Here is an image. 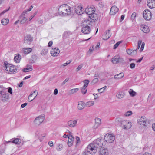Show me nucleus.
Returning a JSON list of instances; mask_svg holds the SVG:
<instances>
[{
	"label": "nucleus",
	"instance_id": "obj_1",
	"mask_svg": "<svg viewBox=\"0 0 155 155\" xmlns=\"http://www.w3.org/2000/svg\"><path fill=\"white\" fill-rule=\"evenodd\" d=\"M59 14L62 16H66L71 14V8L66 4H63L58 9Z\"/></svg>",
	"mask_w": 155,
	"mask_h": 155
},
{
	"label": "nucleus",
	"instance_id": "obj_2",
	"mask_svg": "<svg viewBox=\"0 0 155 155\" xmlns=\"http://www.w3.org/2000/svg\"><path fill=\"white\" fill-rule=\"evenodd\" d=\"M101 139L98 138L94 141V143H91L89 144V148L90 149H92L93 153H95L98 151L99 149L101 148L103 146V144L101 142Z\"/></svg>",
	"mask_w": 155,
	"mask_h": 155
},
{
	"label": "nucleus",
	"instance_id": "obj_3",
	"mask_svg": "<svg viewBox=\"0 0 155 155\" xmlns=\"http://www.w3.org/2000/svg\"><path fill=\"white\" fill-rule=\"evenodd\" d=\"M4 65L5 69L7 71L14 73L17 71L16 66L9 64L6 61L4 62Z\"/></svg>",
	"mask_w": 155,
	"mask_h": 155
},
{
	"label": "nucleus",
	"instance_id": "obj_4",
	"mask_svg": "<svg viewBox=\"0 0 155 155\" xmlns=\"http://www.w3.org/2000/svg\"><path fill=\"white\" fill-rule=\"evenodd\" d=\"M118 120L120 122V124L123 125V129L127 130L131 127V122H129L127 120H125L122 121L120 119H118Z\"/></svg>",
	"mask_w": 155,
	"mask_h": 155
},
{
	"label": "nucleus",
	"instance_id": "obj_5",
	"mask_svg": "<svg viewBox=\"0 0 155 155\" xmlns=\"http://www.w3.org/2000/svg\"><path fill=\"white\" fill-rule=\"evenodd\" d=\"M115 136L112 135V134H110L109 133L107 134L104 136V139L105 141L108 143H112L115 140Z\"/></svg>",
	"mask_w": 155,
	"mask_h": 155
},
{
	"label": "nucleus",
	"instance_id": "obj_6",
	"mask_svg": "<svg viewBox=\"0 0 155 155\" xmlns=\"http://www.w3.org/2000/svg\"><path fill=\"white\" fill-rule=\"evenodd\" d=\"M143 15L145 20L149 21L152 18V14L149 10L147 9L143 11Z\"/></svg>",
	"mask_w": 155,
	"mask_h": 155
},
{
	"label": "nucleus",
	"instance_id": "obj_7",
	"mask_svg": "<svg viewBox=\"0 0 155 155\" xmlns=\"http://www.w3.org/2000/svg\"><path fill=\"white\" fill-rule=\"evenodd\" d=\"M9 98V94L5 90L0 94V99L2 101H5Z\"/></svg>",
	"mask_w": 155,
	"mask_h": 155
},
{
	"label": "nucleus",
	"instance_id": "obj_8",
	"mask_svg": "<svg viewBox=\"0 0 155 155\" xmlns=\"http://www.w3.org/2000/svg\"><path fill=\"white\" fill-rule=\"evenodd\" d=\"M45 117L43 116H39L37 117L34 120L35 124L38 125H40L44 120Z\"/></svg>",
	"mask_w": 155,
	"mask_h": 155
},
{
	"label": "nucleus",
	"instance_id": "obj_9",
	"mask_svg": "<svg viewBox=\"0 0 155 155\" xmlns=\"http://www.w3.org/2000/svg\"><path fill=\"white\" fill-rule=\"evenodd\" d=\"M112 61L113 63L116 64L119 62L123 63L124 61L122 58L120 57L119 55H116L113 58Z\"/></svg>",
	"mask_w": 155,
	"mask_h": 155
},
{
	"label": "nucleus",
	"instance_id": "obj_10",
	"mask_svg": "<svg viewBox=\"0 0 155 155\" xmlns=\"http://www.w3.org/2000/svg\"><path fill=\"white\" fill-rule=\"evenodd\" d=\"M33 38L31 35H28L24 38V43L27 45H30L32 41Z\"/></svg>",
	"mask_w": 155,
	"mask_h": 155
},
{
	"label": "nucleus",
	"instance_id": "obj_11",
	"mask_svg": "<svg viewBox=\"0 0 155 155\" xmlns=\"http://www.w3.org/2000/svg\"><path fill=\"white\" fill-rule=\"evenodd\" d=\"M99 155H108V151L107 148L104 147H101L99 149Z\"/></svg>",
	"mask_w": 155,
	"mask_h": 155
},
{
	"label": "nucleus",
	"instance_id": "obj_12",
	"mask_svg": "<svg viewBox=\"0 0 155 155\" xmlns=\"http://www.w3.org/2000/svg\"><path fill=\"white\" fill-rule=\"evenodd\" d=\"M94 9V7L92 8L91 7L89 8H86L85 9V12L87 14L90 15L89 17H91L90 15H91V16H92V15L94 14L95 12Z\"/></svg>",
	"mask_w": 155,
	"mask_h": 155
},
{
	"label": "nucleus",
	"instance_id": "obj_13",
	"mask_svg": "<svg viewBox=\"0 0 155 155\" xmlns=\"http://www.w3.org/2000/svg\"><path fill=\"white\" fill-rule=\"evenodd\" d=\"M147 5L150 9L155 8V0H148Z\"/></svg>",
	"mask_w": 155,
	"mask_h": 155
},
{
	"label": "nucleus",
	"instance_id": "obj_14",
	"mask_svg": "<svg viewBox=\"0 0 155 155\" xmlns=\"http://www.w3.org/2000/svg\"><path fill=\"white\" fill-rule=\"evenodd\" d=\"M60 51L57 48H55L52 49L50 54L53 56H56L59 54Z\"/></svg>",
	"mask_w": 155,
	"mask_h": 155
},
{
	"label": "nucleus",
	"instance_id": "obj_15",
	"mask_svg": "<svg viewBox=\"0 0 155 155\" xmlns=\"http://www.w3.org/2000/svg\"><path fill=\"white\" fill-rule=\"evenodd\" d=\"M110 30H108L102 35V38L103 40H107L111 36V35L110 34Z\"/></svg>",
	"mask_w": 155,
	"mask_h": 155
},
{
	"label": "nucleus",
	"instance_id": "obj_16",
	"mask_svg": "<svg viewBox=\"0 0 155 155\" xmlns=\"http://www.w3.org/2000/svg\"><path fill=\"white\" fill-rule=\"evenodd\" d=\"M147 122V120L144 116L141 117L140 119L139 120V121L138 120V124L140 125H143L145 126H146V124Z\"/></svg>",
	"mask_w": 155,
	"mask_h": 155
},
{
	"label": "nucleus",
	"instance_id": "obj_17",
	"mask_svg": "<svg viewBox=\"0 0 155 155\" xmlns=\"http://www.w3.org/2000/svg\"><path fill=\"white\" fill-rule=\"evenodd\" d=\"M140 29L143 32L146 33H148L150 31L148 26L144 24L142 25H141Z\"/></svg>",
	"mask_w": 155,
	"mask_h": 155
},
{
	"label": "nucleus",
	"instance_id": "obj_18",
	"mask_svg": "<svg viewBox=\"0 0 155 155\" xmlns=\"http://www.w3.org/2000/svg\"><path fill=\"white\" fill-rule=\"evenodd\" d=\"M82 32L84 33L88 34L90 32V28L87 25L83 26L82 28Z\"/></svg>",
	"mask_w": 155,
	"mask_h": 155
},
{
	"label": "nucleus",
	"instance_id": "obj_19",
	"mask_svg": "<svg viewBox=\"0 0 155 155\" xmlns=\"http://www.w3.org/2000/svg\"><path fill=\"white\" fill-rule=\"evenodd\" d=\"M119 9L116 6H113L111 8L110 14L111 15H114L118 11Z\"/></svg>",
	"mask_w": 155,
	"mask_h": 155
},
{
	"label": "nucleus",
	"instance_id": "obj_20",
	"mask_svg": "<svg viewBox=\"0 0 155 155\" xmlns=\"http://www.w3.org/2000/svg\"><path fill=\"white\" fill-rule=\"evenodd\" d=\"M85 106V103L83 101H79L78 102V104L77 108L78 109L81 110L84 108Z\"/></svg>",
	"mask_w": 155,
	"mask_h": 155
},
{
	"label": "nucleus",
	"instance_id": "obj_21",
	"mask_svg": "<svg viewBox=\"0 0 155 155\" xmlns=\"http://www.w3.org/2000/svg\"><path fill=\"white\" fill-rule=\"evenodd\" d=\"M77 123V121L75 120H72L68 122V125L71 127H74Z\"/></svg>",
	"mask_w": 155,
	"mask_h": 155
},
{
	"label": "nucleus",
	"instance_id": "obj_22",
	"mask_svg": "<svg viewBox=\"0 0 155 155\" xmlns=\"http://www.w3.org/2000/svg\"><path fill=\"white\" fill-rule=\"evenodd\" d=\"M74 139V137L72 135L68 137L67 143L69 147H70L72 145Z\"/></svg>",
	"mask_w": 155,
	"mask_h": 155
},
{
	"label": "nucleus",
	"instance_id": "obj_23",
	"mask_svg": "<svg viewBox=\"0 0 155 155\" xmlns=\"http://www.w3.org/2000/svg\"><path fill=\"white\" fill-rule=\"evenodd\" d=\"M83 8L82 7L78 6L77 8H75V11L78 14H81L83 13Z\"/></svg>",
	"mask_w": 155,
	"mask_h": 155
},
{
	"label": "nucleus",
	"instance_id": "obj_24",
	"mask_svg": "<svg viewBox=\"0 0 155 155\" xmlns=\"http://www.w3.org/2000/svg\"><path fill=\"white\" fill-rule=\"evenodd\" d=\"M72 33L69 31H65L63 35V39H66L67 38H69L70 35H71Z\"/></svg>",
	"mask_w": 155,
	"mask_h": 155
},
{
	"label": "nucleus",
	"instance_id": "obj_25",
	"mask_svg": "<svg viewBox=\"0 0 155 155\" xmlns=\"http://www.w3.org/2000/svg\"><path fill=\"white\" fill-rule=\"evenodd\" d=\"M12 143L17 145L20 144L21 142V140L18 138H13L12 139Z\"/></svg>",
	"mask_w": 155,
	"mask_h": 155
},
{
	"label": "nucleus",
	"instance_id": "obj_26",
	"mask_svg": "<svg viewBox=\"0 0 155 155\" xmlns=\"http://www.w3.org/2000/svg\"><path fill=\"white\" fill-rule=\"evenodd\" d=\"M23 51L25 54H27L32 51V49L31 48H24Z\"/></svg>",
	"mask_w": 155,
	"mask_h": 155
},
{
	"label": "nucleus",
	"instance_id": "obj_27",
	"mask_svg": "<svg viewBox=\"0 0 155 155\" xmlns=\"http://www.w3.org/2000/svg\"><path fill=\"white\" fill-rule=\"evenodd\" d=\"M5 143L2 144L0 146V153L1 154L4 152L5 148Z\"/></svg>",
	"mask_w": 155,
	"mask_h": 155
},
{
	"label": "nucleus",
	"instance_id": "obj_28",
	"mask_svg": "<svg viewBox=\"0 0 155 155\" xmlns=\"http://www.w3.org/2000/svg\"><path fill=\"white\" fill-rule=\"evenodd\" d=\"M21 58V56L18 54H17V55L14 57V60L16 63H19V61Z\"/></svg>",
	"mask_w": 155,
	"mask_h": 155
},
{
	"label": "nucleus",
	"instance_id": "obj_29",
	"mask_svg": "<svg viewBox=\"0 0 155 155\" xmlns=\"http://www.w3.org/2000/svg\"><path fill=\"white\" fill-rule=\"evenodd\" d=\"M124 76V74L122 73H120L118 74L115 75L114 76L115 79H119L122 78Z\"/></svg>",
	"mask_w": 155,
	"mask_h": 155
},
{
	"label": "nucleus",
	"instance_id": "obj_30",
	"mask_svg": "<svg viewBox=\"0 0 155 155\" xmlns=\"http://www.w3.org/2000/svg\"><path fill=\"white\" fill-rule=\"evenodd\" d=\"M23 16L24 15H22V14L20 16V19L21 20L20 22L21 24H23L25 23L27 20V19L26 17H23Z\"/></svg>",
	"mask_w": 155,
	"mask_h": 155
},
{
	"label": "nucleus",
	"instance_id": "obj_31",
	"mask_svg": "<svg viewBox=\"0 0 155 155\" xmlns=\"http://www.w3.org/2000/svg\"><path fill=\"white\" fill-rule=\"evenodd\" d=\"M37 60V56L35 55H33L31 56V58L30 60V62L33 64Z\"/></svg>",
	"mask_w": 155,
	"mask_h": 155
},
{
	"label": "nucleus",
	"instance_id": "obj_32",
	"mask_svg": "<svg viewBox=\"0 0 155 155\" xmlns=\"http://www.w3.org/2000/svg\"><path fill=\"white\" fill-rule=\"evenodd\" d=\"M2 24L4 25H6L9 22V20L8 18L3 19L1 21Z\"/></svg>",
	"mask_w": 155,
	"mask_h": 155
},
{
	"label": "nucleus",
	"instance_id": "obj_33",
	"mask_svg": "<svg viewBox=\"0 0 155 155\" xmlns=\"http://www.w3.org/2000/svg\"><path fill=\"white\" fill-rule=\"evenodd\" d=\"M84 84V87H86L88 86L89 83L90 82V81L88 79H85L83 81Z\"/></svg>",
	"mask_w": 155,
	"mask_h": 155
},
{
	"label": "nucleus",
	"instance_id": "obj_34",
	"mask_svg": "<svg viewBox=\"0 0 155 155\" xmlns=\"http://www.w3.org/2000/svg\"><path fill=\"white\" fill-rule=\"evenodd\" d=\"M95 125H96L97 126H99L101 123V119L98 118H96L95 119Z\"/></svg>",
	"mask_w": 155,
	"mask_h": 155
},
{
	"label": "nucleus",
	"instance_id": "obj_35",
	"mask_svg": "<svg viewBox=\"0 0 155 155\" xmlns=\"http://www.w3.org/2000/svg\"><path fill=\"white\" fill-rule=\"evenodd\" d=\"M125 94L122 92H119V93L118 94L117 96V97L119 99H121L124 97L125 96Z\"/></svg>",
	"mask_w": 155,
	"mask_h": 155
},
{
	"label": "nucleus",
	"instance_id": "obj_36",
	"mask_svg": "<svg viewBox=\"0 0 155 155\" xmlns=\"http://www.w3.org/2000/svg\"><path fill=\"white\" fill-rule=\"evenodd\" d=\"M129 92V94L132 97H134L137 94L136 92L134 91L132 89H130Z\"/></svg>",
	"mask_w": 155,
	"mask_h": 155
},
{
	"label": "nucleus",
	"instance_id": "obj_37",
	"mask_svg": "<svg viewBox=\"0 0 155 155\" xmlns=\"http://www.w3.org/2000/svg\"><path fill=\"white\" fill-rule=\"evenodd\" d=\"M32 70V68L31 67L29 68H25L22 70V71L24 72H26L29 71H31Z\"/></svg>",
	"mask_w": 155,
	"mask_h": 155
},
{
	"label": "nucleus",
	"instance_id": "obj_38",
	"mask_svg": "<svg viewBox=\"0 0 155 155\" xmlns=\"http://www.w3.org/2000/svg\"><path fill=\"white\" fill-rule=\"evenodd\" d=\"M94 102L93 101H88L86 102L85 104V106L89 107L93 105L94 104Z\"/></svg>",
	"mask_w": 155,
	"mask_h": 155
},
{
	"label": "nucleus",
	"instance_id": "obj_39",
	"mask_svg": "<svg viewBox=\"0 0 155 155\" xmlns=\"http://www.w3.org/2000/svg\"><path fill=\"white\" fill-rule=\"evenodd\" d=\"M122 41H120L117 42L114 46L113 49H116L119 45L122 42Z\"/></svg>",
	"mask_w": 155,
	"mask_h": 155
},
{
	"label": "nucleus",
	"instance_id": "obj_40",
	"mask_svg": "<svg viewBox=\"0 0 155 155\" xmlns=\"http://www.w3.org/2000/svg\"><path fill=\"white\" fill-rule=\"evenodd\" d=\"M81 92L83 94H85L87 92V90L86 87H84V86H83L81 88Z\"/></svg>",
	"mask_w": 155,
	"mask_h": 155
},
{
	"label": "nucleus",
	"instance_id": "obj_41",
	"mask_svg": "<svg viewBox=\"0 0 155 155\" xmlns=\"http://www.w3.org/2000/svg\"><path fill=\"white\" fill-rule=\"evenodd\" d=\"M48 53V50L47 49H43L41 53V55H45Z\"/></svg>",
	"mask_w": 155,
	"mask_h": 155
},
{
	"label": "nucleus",
	"instance_id": "obj_42",
	"mask_svg": "<svg viewBox=\"0 0 155 155\" xmlns=\"http://www.w3.org/2000/svg\"><path fill=\"white\" fill-rule=\"evenodd\" d=\"M137 49L132 50V51L131 52L132 53L130 55L133 56H135L137 54Z\"/></svg>",
	"mask_w": 155,
	"mask_h": 155
},
{
	"label": "nucleus",
	"instance_id": "obj_43",
	"mask_svg": "<svg viewBox=\"0 0 155 155\" xmlns=\"http://www.w3.org/2000/svg\"><path fill=\"white\" fill-rule=\"evenodd\" d=\"M132 114V112L131 111H128L124 114V115L126 116H129L131 115Z\"/></svg>",
	"mask_w": 155,
	"mask_h": 155
},
{
	"label": "nucleus",
	"instance_id": "obj_44",
	"mask_svg": "<svg viewBox=\"0 0 155 155\" xmlns=\"http://www.w3.org/2000/svg\"><path fill=\"white\" fill-rule=\"evenodd\" d=\"M79 90L78 88L73 89L71 90V93L73 94L74 93L77 92Z\"/></svg>",
	"mask_w": 155,
	"mask_h": 155
},
{
	"label": "nucleus",
	"instance_id": "obj_45",
	"mask_svg": "<svg viewBox=\"0 0 155 155\" xmlns=\"http://www.w3.org/2000/svg\"><path fill=\"white\" fill-rule=\"evenodd\" d=\"M136 16V13L135 12H133L131 16V18L132 20H134Z\"/></svg>",
	"mask_w": 155,
	"mask_h": 155
},
{
	"label": "nucleus",
	"instance_id": "obj_46",
	"mask_svg": "<svg viewBox=\"0 0 155 155\" xmlns=\"http://www.w3.org/2000/svg\"><path fill=\"white\" fill-rule=\"evenodd\" d=\"M98 81V78H97L94 79L92 81L91 83L92 84H94L96 83Z\"/></svg>",
	"mask_w": 155,
	"mask_h": 155
},
{
	"label": "nucleus",
	"instance_id": "obj_47",
	"mask_svg": "<svg viewBox=\"0 0 155 155\" xmlns=\"http://www.w3.org/2000/svg\"><path fill=\"white\" fill-rule=\"evenodd\" d=\"M130 68L133 69L135 67V64L134 63H131L130 64Z\"/></svg>",
	"mask_w": 155,
	"mask_h": 155
},
{
	"label": "nucleus",
	"instance_id": "obj_48",
	"mask_svg": "<svg viewBox=\"0 0 155 155\" xmlns=\"http://www.w3.org/2000/svg\"><path fill=\"white\" fill-rule=\"evenodd\" d=\"M31 10V9L30 8H29V9H28L27 11H23V13H22V15H25V14H26L29 11H30Z\"/></svg>",
	"mask_w": 155,
	"mask_h": 155
},
{
	"label": "nucleus",
	"instance_id": "obj_49",
	"mask_svg": "<svg viewBox=\"0 0 155 155\" xmlns=\"http://www.w3.org/2000/svg\"><path fill=\"white\" fill-rule=\"evenodd\" d=\"M38 13V11L35 12L34 14L33 15H32L31 16V18H29V21H31L33 17L37 14Z\"/></svg>",
	"mask_w": 155,
	"mask_h": 155
},
{
	"label": "nucleus",
	"instance_id": "obj_50",
	"mask_svg": "<svg viewBox=\"0 0 155 155\" xmlns=\"http://www.w3.org/2000/svg\"><path fill=\"white\" fill-rule=\"evenodd\" d=\"M9 9H10V7H9V8L8 9H6L3 11L2 12H1L0 13V16L2 15H3L4 13H5L6 12L8 11V10H9Z\"/></svg>",
	"mask_w": 155,
	"mask_h": 155
},
{
	"label": "nucleus",
	"instance_id": "obj_51",
	"mask_svg": "<svg viewBox=\"0 0 155 155\" xmlns=\"http://www.w3.org/2000/svg\"><path fill=\"white\" fill-rule=\"evenodd\" d=\"M142 43L141 40H139L138 42V45H137V49H138L141 45V44Z\"/></svg>",
	"mask_w": 155,
	"mask_h": 155
},
{
	"label": "nucleus",
	"instance_id": "obj_52",
	"mask_svg": "<svg viewBox=\"0 0 155 155\" xmlns=\"http://www.w3.org/2000/svg\"><path fill=\"white\" fill-rule=\"evenodd\" d=\"M132 50H131L130 49H127V53L129 54V55H130V54L131 53H132Z\"/></svg>",
	"mask_w": 155,
	"mask_h": 155
},
{
	"label": "nucleus",
	"instance_id": "obj_53",
	"mask_svg": "<svg viewBox=\"0 0 155 155\" xmlns=\"http://www.w3.org/2000/svg\"><path fill=\"white\" fill-rule=\"evenodd\" d=\"M12 88L10 87H9L8 91L9 93L10 94H12Z\"/></svg>",
	"mask_w": 155,
	"mask_h": 155
},
{
	"label": "nucleus",
	"instance_id": "obj_54",
	"mask_svg": "<svg viewBox=\"0 0 155 155\" xmlns=\"http://www.w3.org/2000/svg\"><path fill=\"white\" fill-rule=\"evenodd\" d=\"M5 89H4L3 87L0 86V94H2V91H3Z\"/></svg>",
	"mask_w": 155,
	"mask_h": 155
},
{
	"label": "nucleus",
	"instance_id": "obj_55",
	"mask_svg": "<svg viewBox=\"0 0 155 155\" xmlns=\"http://www.w3.org/2000/svg\"><path fill=\"white\" fill-rule=\"evenodd\" d=\"M28 104L27 103H25L22 104L21 105V107L22 108H23L25 107Z\"/></svg>",
	"mask_w": 155,
	"mask_h": 155
},
{
	"label": "nucleus",
	"instance_id": "obj_56",
	"mask_svg": "<svg viewBox=\"0 0 155 155\" xmlns=\"http://www.w3.org/2000/svg\"><path fill=\"white\" fill-rule=\"evenodd\" d=\"M38 94V92H37V94L35 96V97H34V98L32 99H30V97H29L28 98V101H29V102H31V101H32L34 99H35V98L36 97V96H37V95Z\"/></svg>",
	"mask_w": 155,
	"mask_h": 155
},
{
	"label": "nucleus",
	"instance_id": "obj_57",
	"mask_svg": "<svg viewBox=\"0 0 155 155\" xmlns=\"http://www.w3.org/2000/svg\"><path fill=\"white\" fill-rule=\"evenodd\" d=\"M58 90L56 88L54 89V94L55 95H56L58 94Z\"/></svg>",
	"mask_w": 155,
	"mask_h": 155
},
{
	"label": "nucleus",
	"instance_id": "obj_58",
	"mask_svg": "<svg viewBox=\"0 0 155 155\" xmlns=\"http://www.w3.org/2000/svg\"><path fill=\"white\" fill-rule=\"evenodd\" d=\"M52 44H53V42L52 41H50L49 42L48 44V47H51L52 46Z\"/></svg>",
	"mask_w": 155,
	"mask_h": 155
},
{
	"label": "nucleus",
	"instance_id": "obj_59",
	"mask_svg": "<svg viewBox=\"0 0 155 155\" xmlns=\"http://www.w3.org/2000/svg\"><path fill=\"white\" fill-rule=\"evenodd\" d=\"M69 80V78H67L62 83V85L64 84L66 82H67Z\"/></svg>",
	"mask_w": 155,
	"mask_h": 155
},
{
	"label": "nucleus",
	"instance_id": "obj_60",
	"mask_svg": "<svg viewBox=\"0 0 155 155\" xmlns=\"http://www.w3.org/2000/svg\"><path fill=\"white\" fill-rule=\"evenodd\" d=\"M82 67L83 65L82 64H81L79 65L78 68H77V69L78 70L77 71H78Z\"/></svg>",
	"mask_w": 155,
	"mask_h": 155
},
{
	"label": "nucleus",
	"instance_id": "obj_61",
	"mask_svg": "<svg viewBox=\"0 0 155 155\" xmlns=\"http://www.w3.org/2000/svg\"><path fill=\"white\" fill-rule=\"evenodd\" d=\"M98 91L100 93H101L103 92L104 91L103 90V88H102L100 89H98Z\"/></svg>",
	"mask_w": 155,
	"mask_h": 155
},
{
	"label": "nucleus",
	"instance_id": "obj_62",
	"mask_svg": "<svg viewBox=\"0 0 155 155\" xmlns=\"http://www.w3.org/2000/svg\"><path fill=\"white\" fill-rule=\"evenodd\" d=\"M71 62V61H67L66 63L64 64L63 65L64 66H67V65H68V64H69Z\"/></svg>",
	"mask_w": 155,
	"mask_h": 155
},
{
	"label": "nucleus",
	"instance_id": "obj_63",
	"mask_svg": "<svg viewBox=\"0 0 155 155\" xmlns=\"http://www.w3.org/2000/svg\"><path fill=\"white\" fill-rule=\"evenodd\" d=\"M152 127L153 130L155 131V123H154L152 124Z\"/></svg>",
	"mask_w": 155,
	"mask_h": 155
},
{
	"label": "nucleus",
	"instance_id": "obj_64",
	"mask_svg": "<svg viewBox=\"0 0 155 155\" xmlns=\"http://www.w3.org/2000/svg\"><path fill=\"white\" fill-rule=\"evenodd\" d=\"M49 145L51 147H52L53 145V143L52 141H49L48 143Z\"/></svg>",
	"mask_w": 155,
	"mask_h": 155
}]
</instances>
